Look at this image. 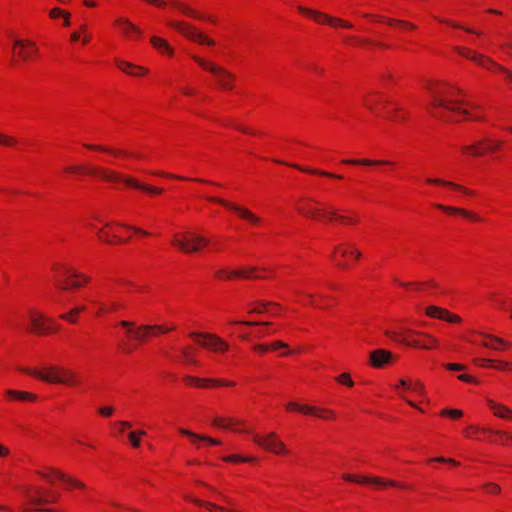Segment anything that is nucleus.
Here are the masks:
<instances>
[{
  "label": "nucleus",
  "instance_id": "nucleus-18",
  "mask_svg": "<svg viewBox=\"0 0 512 512\" xmlns=\"http://www.w3.org/2000/svg\"><path fill=\"white\" fill-rule=\"evenodd\" d=\"M42 477H44L45 479L49 480L50 482H53L54 480L56 479H59L71 486H75V487H78V488H84V484L76 479H73V478H70L66 475H64L62 472L60 471H57V470H54V469H49L47 472H41L39 471L38 472Z\"/></svg>",
  "mask_w": 512,
  "mask_h": 512
},
{
  "label": "nucleus",
  "instance_id": "nucleus-13",
  "mask_svg": "<svg viewBox=\"0 0 512 512\" xmlns=\"http://www.w3.org/2000/svg\"><path fill=\"white\" fill-rule=\"evenodd\" d=\"M254 442L264 449L275 454H284L287 452L285 444L277 438L275 433H269L266 437L255 436Z\"/></svg>",
  "mask_w": 512,
  "mask_h": 512
},
{
  "label": "nucleus",
  "instance_id": "nucleus-28",
  "mask_svg": "<svg viewBox=\"0 0 512 512\" xmlns=\"http://www.w3.org/2000/svg\"><path fill=\"white\" fill-rule=\"evenodd\" d=\"M427 183L429 184H436V185H443V186H448V187H451L455 190H459V191H462L466 194H470L472 195L473 192L466 189L465 187L459 185V184H456V183H453V182H450V181H447V180H443V179H440V178H428L427 179Z\"/></svg>",
  "mask_w": 512,
  "mask_h": 512
},
{
  "label": "nucleus",
  "instance_id": "nucleus-9",
  "mask_svg": "<svg viewBox=\"0 0 512 512\" xmlns=\"http://www.w3.org/2000/svg\"><path fill=\"white\" fill-rule=\"evenodd\" d=\"M208 243L209 240L207 238L195 234L185 235V237L182 239L175 238L173 241V244L177 248L186 253L198 252L203 246L207 245Z\"/></svg>",
  "mask_w": 512,
  "mask_h": 512
},
{
  "label": "nucleus",
  "instance_id": "nucleus-26",
  "mask_svg": "<svg viewBox=\"0 0 512 512\" xmlns=\"http://www.w3.org/2000/svg\"><path fill=\"white\" fill-rule=\"evenodd\" d=\"M179 432L185 436H188L192 439L193 442L199 444V442L201 441H206L208 442L209 444L211 445H219L221 442L217 439H213V438H210L208 436H205V435H199V434H196L190 430H187V429H179ZM199 447V445H197Z\"/></svg>",
  "mask_w": 512,
  "mask_h": 512
},
{
  "label": "nucleus",
  "instance_id": "nucleus-64",
  "mask_svg": "<svg viewBox=\"0 0 512 512\" xmlns=\"http://www.w3.org/2000/svg\"><path fill=\"white\" fill-rule=\"evenodd\" d=\"M254 349L259 351V352H261V353H266V352H268L270 350L269 346L265 345V344L255 345Z\"/></svg>",
  "mask_w": 512,
  "mask_h": 512
},
{
  "label": "nucleus",
  "instance_id": "nucleus-1",
  "mask_svg": "<svg viewBox=\"0 0 512 512\" xmlns=\"http://www.w3.org/2000/svg\"><path fill=\"white\" fill-rule=\"evenodd\" d=\"M66 171L67 172H73V173L74 172H88L90 174H97V175H99L105 181H109V182H123L127 186H131V187H134V188H137V189L149 192V193L160 194L162 192V189H160V188H155V187H152V186H148V185L142 184V183L136 181L132 177L124 176L121 173H118L116 171H113V170H110V169H106V168L86 170L82 166L73 165V166H70V167L66 168Z\"/></svg>",
  "mask_w": 512,
  "mask_h": 512
},
{
  "label": "nucleus",
  "instance_id": "nucleus-2",
  "mask_svg": "<svg viewBox=\"0 0 512 512\" xmlns=\"http://www.w3.org/2000/svg\"><path fill=\"white\" fill-rule=\"evenodd\" d=\"M26 374L35 376L48 383L66 384V385H77L79 379L77 374L66 368L50 367L47 372H43L37 369H22Z\"/></svg>",
  "mask_w": 512,
  "mask_h": 512
},
{
  "label": "nucleus",
  "instance_id": "nucleus-19",
  "mask_svg": "<svg viewBox=\"0 0 512 512\" xmlns=\"http://www.w3.org/2000/svg\"><path fill=\"white\" fill-rule=\"evenodd\" d=\"M393 354L385 349H377L370 353V363L375 368H381L391 362Z\"/></svg>",
  "mask_w": 512,
  "mask_h": 512
},
{
  "label": "nucleus",
  "instance_id": "nucleus-12",
  "mask_svg": "<svg viewBox=\"0 0 512 512\" xmlns=\"http://www.w3.org/2000/svg\"><path fill=\"white\" fill-rule=\"evenodd\" d=\"M65 279L59 280L57 286L63 290L77 289L88 282V278L78 274L76 271L65 267L61 271Z\"/></svg>",
  "mask_w": 512,
  "mask_h": 512
},
{
  "label": "nucleus",
  "instance_id": "nucleus-4",
  "mask_svg": "<svg viewBox=\"0 0 512 512\" xmlns=\"http://www.w3.org/2000/svg\"><path fill=\"white\" fill-rule=\"evenodd\" d=\"M428 89L431 91L433 95L432 105L434 107L443 108L447 111L460 113L463 115H467L468 112L466 110L458 109L454 106V104L458 103L457 101H452L446 97L453 96L455 93H460V91L456 88L448 89L442 86H429Z\"/></svg>",
  "mask_w": 512,
  "mask_h": 512
},
{
  "label": "nucleus",
  "instance_id": "nucleus-36",
  "mask_svg": "<svg viewBox=\"0 0 512 512\" xmlns=\"http://www.w3.org/2000/svg\"><path fill=\"white\" fill-rule=\"evenodd\" d=\"M172 5L175 8L179 9L185 15L193 16L197 19H205L203 15L198 14L195 10H193L192 8H190L189 6H187L183 3L173 1Z\"/></svg>",
  "mask_w": 512,
  "mask_h": 512
},
{
  "label": "nucleus",
  "instance_id": "nucleus-39",
  "mask_svg": "<svg viewBox=\"0 0 512 512\" xmlns=\"http://www.w3.org/2000/svg\"><path fill=\"white\" fill-rule=\"evenodd\" d=\"M7 394L20 400L34 401L36 399V395L23 391L8 390Z\"/></svg>",
  "mask_w": 512,
  "mask_h": 512
},
{
  "label": "nucleus",
  "instance_id": "nucleus-23",
  "mask_svg": "<svg viewBox=\"0 0 512 512\" xmlns=\"http://www.w3.org/2000/svg\"><path fill=\"white\" fill-rule=\"evenodd\" d=\"M115 24L121 28L125 36L134 35L138 37L142 35V30L134 23H132L128 18L118 17L115 20Z\"/></svg>",
  "mask_w": 512,
  "mask_h": 512
},
{
  "label": "nucleus",
  "instance_id": "nucleus-17",
  "mask_svg": "<svg viewBox=\"0 0 512 512\" xmlns=\"http://www.w3.org/2000/svg\"><path fill=\"white\" fill-rule=\"evenodd\" d=\"M426 315L432 318L446 320L450 323H458L461 321L460 317L456 314L450 313L448 310L438 307L429 306L426 308Z\"/></svg>",
  "mask_w": 512,
  "mask_h": 512
},
{
  "label": "nucleus",
  "instance_id": "nucleus-61",
  "mask_svg": "<svg viewBox=\"0 0 512 512\" xmlns=\"http://www.w3.org/2000/svg\"><path fill=\"white\" fill-rule=\"evenodd\" d=\"M112 407H101L99 408V413L105 417H110L113 414Z\"/></svg>",
  "mask_w": 512,
  "mask_h": 512
},
{
  "label": "nucleus",
  "instance_id": "nucleus-49",
  "mask_svg": "<svg viewBox=\"0 0 512 512\" xmlns=\"http://www.w3.org/2000/svg\"><path fill=\"white\" fill-rule=\"evenodd\" d=\"M484 432H491L497 436H500V437H505L506 439L508 440H512V434L511 433H508V432H505V431H501V430H490L488 428H483L482 429Z\"/></svg>",
  "mask_w": 512,
  "mask_h": 512
},
{
  "label": "nucleus",
  "instance_id": "nucleus-41",
  "mask_svg": "<svg viewBox=\"0 0 512 512\" xmlns=\"http://www.w3.org/2000/svg\"><path fill=\"white\" fill-rule=\"evenodd\" d=\"M325 215L329 219H338L343 222H354L352 218L339 215L336 210H328Z\"/></svg>",
  "mask_w": 512,
  "mask_h": 512
},
{
  "label": "nucleus",
  "instance_id": "nucleus-59",
  "mask_svg": "<svg viewBox=\"0 0 512 512\" xmlns=\"http://www.w3.org/2000/svg\"><path fill=\"white\" fill-rule=\"evenodd\" d=\"M30 498V501L31 503L35 504V505H42V504H45V503H49L50 500L47 499V498H44V497H29Z\"/></svg>",
  "mask_w": 512,
  "mask_h": 512
},
{
  "label": "nucleus",
  "instance_id": "nucleus-44",
  "mask_svg": "<svg viewBox=\"0 0 512 512\" xmlns=\"http://www.w3.org/2000/svg\"><path fill=\"white\" fill-rule=\"evenodd\" d=\"M16 143H17V141H16L15 138L0 133V145H3V146H13Z\"/></svg>",
  "mask_w": 512,
  "mask_h": 512
},
{
  "label": "nucleus",
  "instance_id": "nucleus-8",
  "mask_svg": "<svg viewBox=\"0 0 512 512\" xmlns=\"http://www.w3.org/2000/svg\"><path fill=\"white\" fill-rule=\"evenodd\" d=\"M193 58L203 69L211 72L217 77L218 84L222 89H232L234 75L231 72L199 57L194 56Z\"/></svg>",
  "mask_w": 512,
  "mask_h": 512
},
{
  "label": "nucleus",
  "instance_id": "nucleus-56",
  "mask_svg": "<svg viewBox=\"0 0 512 512\" xmlns=\"http://www.w3.org/2000/svg\"><path fill=\"white\" fill-rule=\"evenodd\" d=\"M445 367L451 371H463L466 368L464 365L458 363H449L446 364Z\"/></svg>",
  "mask_w": 512,
  "mask_h": 512
},
{
  "label": "nucleus",
  "instance_id": "nucleus-51",
  "mask_svg": "<svg viewBox=\"0 0 512 512\" xmlns=\"http://www.w3.org/2000/svg\"><path fill=\"white\" fill-rule=\"evenodd\" d=\"M182 355L185 359V361L189 364H196V360L195 358L191 355L190 353V348L189 347H186V348H183L182 350Z\"/></svg>",
  "mask_w": 512,
  "mask_h": 512
},
{
  "label": "nucleus",
  "instance_id": "nucleus-47",
  "mask_svg": "<svg viewBox=\"0 0 512 512\" xmlns=\"http://www.w3.org/2000/svg\"><path fill=\"white\" fill-rule=\"evenodd\" d=\"M212 424L216 427H221V428H224V429H227L230 427V425L232 424V420H228L226 421L225 419L223 418H216Z\"/></svg>",
  "mask_w": 512,
  "mask_h": 512
},
{
  "label": "nucleus",
  "instance_id": "nucleus-5",
  "mask_svg": "<svg viewBox=\"0 0 512 512\" xmlns=\"http://www.w3.org/2000/svg\"><path fill=\"white\" fill-rule=\"evenodd\" d=\"M120 326L126 329V332L129 336H131L134 340L143 342L147 338L148 335H156L157 332L159 333H167L170 330L174 329L171 328H165L161 325H140L135 326L133 322L130 321H121Z\"/></svg>",
  "mask_w": 512,
  "mask_h": 512
},
{
  "label": "nucleus",
  "instance_id": "nucleus-52",
  "mask_svg": "<svg viewBox=\"0 0 512 512\" xmlns=\"http://www.w3.org/2000/svg\"><path fill=\"white\" fill-rule=\"evenodd\" d=\"M232 324H240L246 326H259V325H270V322H256V321H233Z\"/></svg>",
  "mask_w": 512,
  "mask_h": 512
},
{
  "label": "nucleus",
  "instance_id": "nucleus-21",
  "mask_svg": "<svg viewBox=\"0 0 512 512\" xmlns=\"http://www.w3.org/2000/svg\"><path fill=\"white\" fill-rule=\"evenodd\" d=\"M343 479L350 482H356L360 484L364 483H371L375 485H385L389 484L391 486H399L395 481H384L382 478L379 477H362V476H355L351 474H344Z\"/></svg>",
  "mask_w": 512,
  "mask_h": 512
},
{
  "label": "nucleus",
  "instance_id": "nucleus-11",
  "mask_svg": "<svg viewBox=\"0 0 512 512\" xmlns=\"http://www.w3.org/2000/svg\"><path fill=\"white\" fill-rule=\"evenodd\" d=\"M29 319L31 323V330L36 334H46L57 329L54 327L53 319L46 317L40 312L31 310L29 312Z\"/></svg>",
  "mask_w": 512,
  "mask_h": 512
},
{
  "label": "nucleus",
  "instance_id": "nucleus-29",
  "mask_svg": "<svg viewBox=\"0 0 512 512\" xmlns=\"http://www.w3.org/2000/svg\"><path fill=\"white\" fill-rule=\"evenodd\" d=\"M286 406L288 410L298 411L306 415L316 414L318 411L317 407L310 405H302L296 402H288Z\"/></svg>",
  "mask_w": 512,
  "mask_h": 512
},
{
  "label": "nucleus",
  "instance_id": "nucleus-34",
  "mask_svg": "<svg viewBox=\"0 0 512 512\" xmlns=\"http://www.w3.org/2000/svg\"><path fill=\"white\" fill-rule=\"evenodd\" d=\"M95 303L99 306V312H98L99 314L114 312V311H117L124 307L123 304L116 302V301H112L110 303H102V302H95Z\"/></svg>",
  "mask_w": 512,
  "mask_h": 512
},
{
  "label": "nucleus",
  "instance_id": "nucleus-55",
  "mask_svg": "<svg viewBox=\"0 0 512 512\" xmlns=\"http://www.w3.org/2000/svg\"><path fill=\"white\" fill-rule=\"evenodd\" d=\"M387 23H388L389 25H393V24H396V23H397V24H400V25H402V26H405V27H408V28H411V29H414V28H415V26H414L413 24H411V23H409V22L401 21V20L388 19V20H387Z\"/></svg>",
  "mask_w": 512,
  "mask_h": 512
},
{
  "label": "nucleus",
  "instance_id": "nucleus-14",
  "mask_svg": "<svg viewBox=\"0 0 512 512\" xmlns=\"http://www.w3.org/2000/svg\"><path fill=\"white\" fill-rule=\"evenodd\" d=\"M298 10L301 12V13H304V14H307L311 17H313V19L318 22V23H327L331 26H341V27H344V28H351L352 25L348 22H345L339 18H334V17H330L322 12H319V11H316V10H311V9H308L306 7H303V6H299L298 7Z\"/></svg>",
  "mask_w": 512,
  "mask_h": 512
},
{
  "label": "nucleus",
  "instance_id": "nucleus-57",
  "mask_svg": "<svg viewBox=\"0 0 512 512\" xmlns=\"http://www.w3.org/2000/svg\"><path fill=\"white\" fill-rule=\"evenodd\" d=\"M65 12H66V11L61 10V9H59V8H53V9H51V10H50V12H49V16H50L52 19H56V18H58V17H60V16H63Z\"/></svg>",
  "mask_w": 512,
  "mask_h": 512
},
{
  "label": "nucleus",
  "instance_id": "nucleus-37",
  "mask_svg": "<svg viewBox=\"0 0 512 512\" xmlns=\"http://www.w3.org/2000/svg\"><path fill=\"white\" fill-rule=\"evenodd\" d=\"M84 146L86 148L90 149V150L106 152V153L112 154L114 156H117V155H128V153H126L123 150L112 149V148L104 147V146H101V145L85 144Z\"/></svg>",
  "mask_w": 512,
  "mask_h": 512
},
{
  "label": "nucleus",
  "instance_id": "nucleus-46",
  "mask_svg": "<svg viewBox=\"0 0 512 512\" xmlns=\"http://www.w3.org/2000/svg\"><path fill=\"white\" fill-rule=\"evenodd\" d=\"M336 380L339 382V383H342V384H345L349 387L353 386L354 385V382L352 381L350 375L348 373H342L341 375H339Z\"/></svg>",
  "mask_w": 512,
  "mask_h": 512
},
{
  "label": "nucleus",
  "instance_id": "nucleus-16",
  "mask_svg": "<svg viewBox=\"0 0 512 512\" xmlns=\"http://www.w3.org/2000/svg\"><path fill=\"white\" fill-rule=\"evenodd\" d=\"M18 49L17 55L23 60L28 61L38 54L36 44L30 40L16 39L14 41V50Z\"/></svg>",
  "mask_w": 512,
  "mask_h": 512
},
{
  "label": "nucleus",
  "instance_id": "nucleus-15",
  "mask_svg": "<svg viewBox=\"0 0 512 512\" xmlns=\"http://www.w3.org/2000/svg\"><path fill=\"white\" fill-rule=\"evenodd\" d=\"M207 199L210 201L219 203V204L223 205L224 207L236 212L241 218L247 220L248 222H250L252 224H258L261 221L260 217L256 216L250 210H248L244 207L235 205V204L228 202L226 200H223L221 198L208 197Z\"/></svg>",
  "mask_w": 512,
  "mask_h": 512
},
{
  "label": "nucleus",
  "instance_id": "nucleus-63",
  "mask_svg": "<svg viewBox=\"0 0 512 512\" xmlns=\"http://www.w3.org/2000/svg\"><path fill=\"white\" fill-rule=\"evenodd\" d=\"M478 430H479V428H478L477 426L471 425V426L467 427V428L464 430V434H465L467 437H471V436H472V434L476 433Z\"/></svg>",
  "mask_w": 512,
  "mask_h": 512
},
{
  "label": "nucleus",
  "instance_id": "nucleus-22",
  "mask_svg": "<svg viewBox=\"0 0 512 512\" xmlns=\"http://www.w3.org/2000/svg\"><path fill=\"white\" fill-rule=\"evenodd\" d=\"M484 141H479L478 143H475L470 146H464L462 150L464 152H470L474 156H480L483 155L485 151H495L499 149L502 145V141H495L488 145L486 148H483Z\"/></svg>",
  "mask_w": 512,
  "mask_h": 512
},
{
  "label": "nucleus",
  "instance_id": "nucleus-32",
  "mask_svg": "<svg viewBox=\"0 0 512 512\" xmlns=\"http://www.w3.org/2000/svg\"><path fill=\"white\" fill-rule=\"evenodd\" d=\"M275 162L277 163H281V164H285V165H288L287 163L283 162V161H280V160H275ZM291 167L293 168H296V169H299L303 172H307V173H312V174H317V175H321V176H326V177H330V178H337V179H340L341 176L340 175H337V174H333V173H329V172H326V171H322V170H316V169H305L297 164H289Z\"/></svg>",
  "mask_w": 512,
  "mask_h": 512
},
{
  "label": "nucleus",
  "instance_id": "nucleus-10",
  "mask_svg": "<svg viewBox=\"0 0 512 512\" xmlns=\"http://www.w3.org/2000/svg\"><path fill=\"white\" fill-rule=\"evenodd\" d=\"M190 337L197 340L199 344H201L203 347L214 352H224L227 351L229 348L228 343H226L224 340L213 334L192 332L190 333Z\"/></svg>",
  "mask_w": 512,
  "mask_h": 512
},
{
  "label": "nucleus",
  "instance_id": "nucleus-62",
  "mask_svg": "<svg viewBox=\"0 0 512 512\" xmlns=\"http://www.w3.org/2000/svg\"><path fill=\"white\" fill-rule=\"evenodd\" d=\"M288 345L282 341H275L274 343H272L269 348L270 350H277V349H280V348H287Z\"/></svg>",
  "mask_w": 512,
  "mask_h": 512
},
{
  "label": "nucleus",
  "instance_id": "nucleus-25",
  "mask_svg": "<svg viewBox=\"0 0 512 512\" xmlns=\"http://www.w3.org/2000/svg\"><path fill=\"white\" fill-rule=\"evenodd\" d=\"M184 380L191 385L206 387L208 383L218 384L223 386H233L234 382L230 381H221V380H213V379H199L193 376H186Z\"/></svg>",
  "mask_w": 512,
  "mask_h": 512
},
{
  "label": "nucleus",
  "instance_id": "nucleus-30",
  "mask_svg": "<svg viewBox=\"0 0 512 512\" xmlns=\"http://www.w3.org/2000/svg\"><path fill=\"white\" fill-rule=\"evenodd\" d=\"M117 66L123 72H125V73H127L129 75H132V76H137L138 75L137 73H134V70H140L143 73H148V69H146L144 67H141V66L134 65V64H132L130 62H127V61H117Z\"/></svg>",
  "mask_w": 512,
  "mask_h": 512
},
{
  "label": "nucleus",
  "instance_id": "nucleus-50",
  "mask_svg": "<svg viewBox=\"0 0 512 512\" xmlns=\"http://www.w3.org/2000/svg\"><path fill=\"white\" fill-rule=\"evenodd\" d=\"M408 389L412 390L415 393H422L424 391V385L419 381H415L411 382L408 385Z\"/></svg>",
  "mask_w": 512,
  "mask_h": 512
},
{
  "label": "nucleus",
  "instance_id": "nucleus-20",
  "mask_svg": "<svg viewBox=\"0 0 512 512\" xmlns=\"http://www.w3.org/2000/svg\"><path fill=\"white\" fill-rule=\"evenodd\" d=\"M255 271H256L255 267H250L245 270H238V271H231V272L227 271L225 269H220L216 272V275L219 278H225V279H229L231 277H243V278H247V279H251V278L261 279L262 278L261 276L254 275Z\"/></svg>",
  "mask_w": 512,
  "mask_h": 512
},
{
  "label": "nucleus",
  "instance_id": "nucleus-40",
  "mask_svg": "<svg viewBox=\"0 0 512 512\" xmlns=\"http://www.w3.org/2000/svg\"><path fill=\"white\" fill-rule=\"evenodd\" d=\"M189 499L191 501H193L195 504L205 506V507H207L210 510L217 509V510H219L221 512H237V511H234V510H229V509H226L224 507L217 506L216 504L211 503V502H203L201 500L191 499V498H189Z\"/></svg>",
  "mask_w": 512,
  "mask_h": 512
},
{
  "label": "nucleus",
  "instance_id": "nucleus-24",
  "mask_svg": "<svg viewBox=\"0 0 512 512\" xmlns=\"http://www.w3.org/2000/svg\"><path fill=\"white\" fill-rule=\"evenodd\" d=\"M487 404L493 414L501 419H511L512 418V409L505 406L502 403H498L492 399H487Z\"/></svg>",
  "mask_w": 512,
  "mask_h": 512
},
{
  "label": "nucleus",
  "instance_id": "nucleus-35",
  "mask_svg": "<svg viewBox=\"0 0 512 512\" xmlns=\"http://www.w3.org/2000/svg\"><path fill=\"white\" fill-rule=\"evenodd\" d=\"M298 211L302 213L305 216L311 217V218H317L321 215V212H324L325 209L321 208H315L311 205H305L298 208Z\"/></svg>",
  "mask_w": 512,
  "mask_h": 512
},
{
  "label": "nucleus",
  "instance_id": "nucleus-27",
  "mask_svg": "<svg viewBox=\"0 0 512 512\" xmlns=\"http://www.w3.org/2000/svg\"><path fill=\"white\" fill-rule=\"evenodd\" d=\"M435 207L440 209V210H443L445 212H453V213H457V214H460V215H463L471 220H475V221H478L480 220V218L474 214V213H471V212H468L464 209H461V208H456V207H451V206H445V205H442V204H435Z\"/></svg>",
  "mask_w": 512,
  "mask_h": 512
},
{
  "label": "nucleus",
  "instance_id": "nucleus-54",
  "mask_svg": "<svg viewBox=\"0 0 512 512\" xmlns=\"http://www.w3.org/2000/svg\"><path fill=\"white\" fill-rule=\"evenodd\" d=\"M224 460L227 462H238V461L248 462V461H252V458L239 457L237 455H232V456L225 457Z\"/></svg>",
  "mask_w": 512,
  "mask_h": 512
},
{
  "label": "nucleus",
  "instance_id": "nucleus-31",
  "mask_svg": "<svg viewBox=\"0 0 512 512\" xmlns=\"http://www.w3.org/2000/svg\"><path fill=\"white\" fill-rule=\"evenodd\" d=\"M151 43L160 52L167 53L168 55H173V49L168 44V42L160 37L153 36L151 38Z\"/></svg>",
  "mask_w": 512,
  "mask_h": 512
},
{
  "label": "nucleus",
  "instance_id": "nucleus-48",
  "mask_svg": "<svg viewBox=\"0 0 512 512\" xmlns=\"http://www.w3.org/2000/svg\"><path fill=\"white\" fill-rule=\"evenodd\" d=\"M484 489L487 493H491V494H497L501 491V488L499 485L495 484V483H487L484 485Z\"/></svg>",
  "mask_w": 512,
  "mask_h": 512
},
{
  "label": "nucleus",
  "instance_id": "nucleus-42",
  "mask_svg": "<svg viewBox=\"0 0 512 512\" xmlns=\"http://www.w3.org/2000/svg\"><path fill=\"white\" fill-rule=\"evenodd\" d=\"M441 416H449L454 419H458L463 415V412L459 409H443L440 412Z\"/></svg>",
  "mask_w": 512,
  "mask_h": 512
},
{
  "label": "nucleus",
  "instance_id": "nucleus-45",
  "mask_svg": "<svg viewBox=\"0 0 512 512\" xmlns=\"http://www.w3.org/2000/svg\"><path fill=\"white\" fill-rule=\"evenodd\" d=\"M318 411L316 414H314L315 416L319 417V418H323V419H332L334 418V412L331 411V410H327V409H324V408H318Z\"/></svg>",
  "mask_w": 512,
  "mask_h": 512
},
{
  "label": "nucleus",
  "instance_id": "nucleus-33",
  "mask_svg": "<svg viewBox=\"0 0 512 512\" xmlns=\"http://www.w3.org/2000/svg\"><path fill=\"white\" fill-rule=\"evenodd\" d=\"M486 338L490 339L491 342H483L482 345L486 348H491L494 350H499L500 346L508 347L509 344L503 340L502 338L492 336V335H485Z\"/></svg>",
  "mask_w": 512,
  "mask_h": 512
},
{
  "label": "nucleus",
  "instance_id": "nucleus-58",
  "mask_svg": "<svg viewBox=\"0 0 512 512\" xmlns=\"http://www.w3.org/2000/svg\"><path fill=\"white\" fill-rule=\"evenodd\" d=\"M76 317H77V314H70V311L60 315L61 319L66 320V321L71 322V323H75L76 322Z\"/></svg>",
  "mask_w": 512,
  "mask_h": 512
},
{
  "label": "nucleus",
  "instance_id": "nucleus-60",
  "mask_svg": "<svg viewBox=\"0 0 512 512\" xmlns=\"http://www.w3.org/2000/svg\"><path fill=\"white\" fill-rule=\"evenodd\" d=\"M458 379L463 382L478 383V381L475 378H473L472 376H470L468 374H461L458 376Z\"/></svg>",
  "mask_w": 512,
  "mask_h": 512
},
{
  "label": "nucleus",
  "instance_id": "nucleus-53",
  "mask_svg": "<svg viewBox=\"0 0 512 512\" xmlns=\"http://www.w3.org/2000/svg\"><path fill=\"white\" fill-rule=\"evenodd\" d=\"M430 462H439V463H448L452 465H459V462L455 461L452 458H444V457H436L429 460Z\"/></svg>",
  "mask_w": 512,
  "mask_h": 512
},
{
  "label": "nucleus",
  "instance_id": "nucleus-3",
  "mask_svg": "<svg viewBox=\"0 0 512 512\" xmlns=\"http://www.w3.org/2000/svg\"><path fill=\"white\" fill-rule=\"evenodd\" d=\"M386 335L395 341H400L406 345L417 348L432 349L438 344V340L432 335L409 329H405L399 333L395 331H387Z\"/></svg>",
  "mask_w": 512,
  "mask_h": 512
},
{
  "label": "nucleus",
  "instance_id": "nucleus-38",
  "mask_svg": "<svg viewBox=\"0 0 512 512\" xmlns=\"http://www.w3.org/2000/svg\"><path fill=\"white\" fill-rule=\"evenodd\" d=\"M343 163L346 164H352V165H366V166H372V165H388L390 164L389 161L386 160H369V159H363V160H344Z\"/></svg>",
  "mask_w": 512,
  "mask_h": 512
},
{
  "label": "nucleus",
  "instance_id": "nucleus-6",
  "mask_svg": "<svg viewBox=\"0 0 512 512\" xmlns=\"http://www.w3.org/2000/svg\"><path fill=\"white\" fill-rule=\"evenodd\" d=\"M457 52L460 55H462L463 57H466V58L474 61L475 63H477L478 65H480L481 67H483L485 69L497 70V71L503 72L508 79L512 80V72H510L503 66L497 64L491 58H489L483 54L474 52L468 48H457Z\"/></svg>",
  "mask_w": 512,
  "mask_h": 512
},
{
  "label": "nucleus",
  "instance_id": "nucleus-7",
  "mask_svg": "<svg viewBox=\"0 0 512 512\" xmlns=\"http://www.w3.org/2000/svg\"><path fill=\"white\" fill-rule=\"evenodd\" d=\"M168 24L191 41L208 46L215 45V41L213 39L209 38L202 32L198 31L196 27L184 21H170Z\"/></svg>",
  "mask_w": 512,
  "mask_h": 512
},
{
  "label": "nucleus",
  "instance_id": "nucleus-43",
  "mask_svg": "<svg viewBox=\"0 0 512 512\" xmlns=\"http://www.w3.org/2000/svg\"><path fill=\"white\" fill-rule=\"evenodd\" d=\"M145 431L140 430L138 432H131L128 437L133 447L137 448L140 446V440L138 436L145 435Z\"/></svg>",
  "mask_w": 512,
  "mask_h": 512
}]
</instances>
